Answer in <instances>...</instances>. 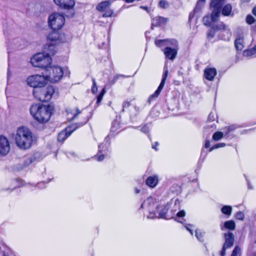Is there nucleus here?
Here are the masks:
<instances>
[{
	"mask_svg": "<svg viewBox=\"0 0 256 256\" xmlns=\"http://www.w3.org/2000/svg\"><path fill=\"white\" fill-rule=\"evenodd\" d=\"M53 107L50 105L34 104L30 108V114L40 123L48 122L52 116Z\"/></svg>",
	"mask_w": 256,
	"mask_h": 256,
	"instance_id": "nucleus-1",
	"label": "nucleus"
},
{
	"mask_svg": "<svg viewBox=\"0 0 256 256\" xmlns=\"http://www.w3.org/2000/svg\"><path fill=\"white\" fill-rule=\"evenodd\" d=\"M16 143L22 149L29 148L33 141L32 133L26 127L19 128L15 136Z\"/></svg>",
	"mask_w": 256,
	"mask_h": 256,
	"instance_id": "nucleus-2",
	"label": "nucleus"
},
{
	"mask_svg": "<svg viewBox=\"0 0 256 256\" xmlns=\"http://www.w3.org/2000/svg\"><path fill=\"white\" fill-rule=\"evenodd\" d=\"M158 204L155 198L152 197H148L142 204L139 210H144V214L148 212L146 218L148 219H154L157 217L156 210Z\"/></svg>",
	"mask_w": 256,
	"mask_h": 256,
	"instance_id": "nucleus-3",
	"label": "nucleus"
},
{
	"mask_svg": "<svg viewBox=\"0 0 256 256\" xmlns=\"http://www.w3.org/2000/svg\"><path fill=\"white\" fill-rule=\"evenodd\" d=\"M54 92V88L52 86L40 87L34 89L33 94L38 100L44 102L49 100Z\"/></svg>",
	"mask_w": 256,
	"mask_h": 256,
	"instance_id": "nucleus-4",
	"label": "nucleus"
},
{
	"mask_svg": "<svg viewBox=\"0 0 256 256\" xmlns=\"http://www.w3.org/2000/svg\"><path fill=\"white\" fill-rule=\"evenodd\" d=\"M30 62L34 66L46 70L50 67L48 66L51 64L52 60L51 57L45 55L44 53H38L31 58Z\"/></svg>",
	"mask_w": 256,
	"mask_h": 256,
	"instance_id": "nucleus-5",
	"label": "nucleus"
},
{
	"mask_svg": "<svg viewBox=\"0 0 256 256\" xmlns=\"http://www.w3.org/2000/svg\"><path fill=\"white\" fill-rule=\"evenodd\" d=\"M44 73L46 80L52 83L58 82L64 74L62 68L58 66H50L48 68L44 70Z\"/></svg>",
	"mask_w": 256,
	"mask_h": 256,
	"instance_id": "nucleus-6",
	"label": "nucleus"
},
{
	"mask_svg": "<svg viewBox=\"0 0 256 256\" xmlns=\"http://www.w3.org/2000/svg\"><path fill=\"white\" fill-rule=\"evenodd\" d=\"M64 17L63 15L58 13H54L48 17V25L52 30L60 29L64 26Z\"/></svg>",
	"mask_w": 256,
	"mask_h": 256,
	"instance_id": "nucleus-7",
	"label": "nucleus"
},
{
	"mask_svg": "<svg viewBox=\"0 0 256 256\" xmlns=\"http://www.w3.org/2000/svg\"><path fill=\"white\" fill-rule=\"evenodd\" d=\"M88 121V118H86L83 122L72 124L70 126L66 128L64 130L60 132L58 136V140L59 142H63L72 133L78 128L84 125Z\"/></svg>",
	"mask_w": 256,
	"mask_h": 256,
	"instance_id": "nucleus-8",
	"label": "nucleus"
},
{
	"mask_svg": "<svg viewBox=\"0 0 256 256\" xmlns=\"http://www.w3.org/2000/svg\"><path fill=\"white\" fill-rule=\"evenodd\" d=\"M169 42L170 46H166L162 51L166 58L174 60L177 55L178 43L174 39H171Z\"/></svg>",
	"mask_w": 256,
	"mask_h": 256,
	"instance_id": "nucleus-9",
	"label": "nucleus"
},
{
	"mask_svg": "<svg viewBox=\"0 0 256 256\" xmlns=\"http://www.w3.org/2000/svg\"><path fill=\"white\" fill-rule=\"evenodd\" d=\"M44 74V73H43ZM46 78L44 74L30 76L27 80L28 84L34 89L43 87L46 85Z\"/></svg>",
	"mask_w": 256,
	"mask_h": 256,
	"instance_id": "nucleus-10",
	"label": "nucleus"
},
{
	"mask_svg": "<svg viewBox=\"0 0 256 256\" xmlns=\"http://www.w3.org/2000/svg\"><path fill=\"white\" fill-rule=\"evenodd\" d=\"M218 34V38L224 40H229L230 37V30H226V26L222 22H220L212 26Z\"/></svg>",
	"mask_w": 256,
	"mask_h": 256,
	"instance_id": "nucleus-11",
	"label": "nucleus"
},
{
	"mask_svg": "<svg viewBox=\"0 0 256 256\" xmlns=\"http://www.w3.org/2000/svg\"><path fill=\"white\" fill-rule=\"evenodd\" d=\"M224 242L222 248L220 252V256H225L226 250L232 248L234 244V236L232 232H228L224 234Z\"/></svg>",
	"mask_w": 256,
	"mask_h": 256,
	"instance_id": "nucleus-12",
	"label": "nucleus"
},
{
	"mask_svg": "<svg viewBox=\"0 0 256 256\" xmlns=\"http://www.w3.org/2000/svg\"><path fill=\"white\" fill-rule=\"evenodd\" d=\"M170 208H171L170 210V213L172 216V218H174V216H176V220H178L180 222H182L177 218H183L186 215L185 211L184 210H182L178 211L180 210V201L178 199L174 200V204H172V202H170Z\"/></svg>",
	"mask_w": 256,
	"mask_h": 256,
	"instance_id": "nucleus-13",
	"label": "nucleus"
},
{
	"mask_svg": "<svg viewBox=\"0 0 256 256\" xmlns=\"http://www.w3.org/2000/svg\"><path fill=\"white\" fill-rule=\"evenodd\" d=\"M170 208L169 203H168L165 206L158 205L156 212L158 218H162L166 220H169L172 218V216L170 214V211L168 210Z\"/></svg>",
	"mask_w": 256,
	"mask_h": 256,
	"instance_id": "nucleus-14",
	"label": "nucleus"
},
{
	"mask_svg": "<svg viewBox=\"0 0 256 256\" xmlns=\"http://www.w3.org/2000/svg\"><path fill=\"white\" fill-rule=\"evenodd\" d=\"M168 70L166 68H164V73L162 74V81H161L158 87V88L157 90L155 91V92L153 94H151L148 98V102L150 103L152 101L155 100L158 96L162 90L164 88L166 79L168 77Z\"/></svg>",
	"mask_w": 256,
	"mask_h": 256,
	"instance_id": "nucleus-15",
	"label": "nucleus"
},
{
	"mask_svg": "<svg viewBox=\"0 0 256 256\" xmlns=\"http://www.w3.org/2000/svg\"><path fill=\"white\" fill-rule=\"evenodd\" d=\"M10 150L8 140L4 136H0V156H6Z\"/></svg>",
	"mask_w": 256,
	"mask_h": 256,
	"instance_id": "nucleus-16",
	"label": "nucleus"
},
{
	"mask_svg": "<svg viewBox=\"0 0 256 256\" xmlns=\"http://www.w3.org/2000/svg\"><path fill=\"white\" fill-rule=\"evenodd\" d=\"M54 2L57 6L65 10H70L75 5L74 0H54Z\"/></svg>",
	"mask_w": 256,
	"mask_h": 256,
	"instance_id": "nucleus-17",
	"label": "nucleus"
},
{
	"mask_svg": "<svg viewBox=\"0 0 256 256\" xmlns=\"http://www.w3.org/2000/svg\"><path fill=\"white\" fill-rule=\"evenodd\" d=\"M55 44H56L54 43L46 44L44 46L43 53L50 57L51 56L54 55L56 52Z\"/></svg>",
	"mask_w": 256,
	"mask_h": 256,
	"instance_id": "nucleus-18",
	"label": "nucleus"
},
{
	"mask_svg": "<svg viewBox=\"0 0 256 256\" xmlns=\"http://www.w3.org/2000/svg\"><path fill=\"white\" fill-rule=\"evenodd\" d=\"M60 36L61 34L56 30H53L52 32L48 34L47 38L48 41L52 43L56 44L58 40L63 42Z\"/></svg>",
	"mask_w": 256,
	"mask_h": 256,
	"instance_id": "nucleus-19",
	"label": "nucleus"
},
{
	"mask_svg": "<svg viewBox=\"0 0 256 256\" xmlns=\"http://www.w3.org/2000/svg\"><path fill=\"white\" fill-rule=\"evenodd\" d=\"M110 145V138L108 136H106L105 138L104 142L102 144H100L98 146V153H104V154H107Z\"/></svg>",
	"mask_w": 256,
	"mask_h": 256,
	"instance_id": "nucleus-20",
	"label": "nucleus"
},
{
	"mask_svg": "<svg viewBox=\"0 0 256 256\" xmlns=\"http://www.w3.org/2000/svg\"><path fill=\"white\" fill-rule=\"evenodd\" d=\"M216 70L214 68H207L204 70V76L206 79L212 81L216 74Z\"/></svg>",
	"mask_w": 256,
	"mask_h": 256,
	"instance_id": "nucleus-21",
	"label": "nucleus"
},
{
	"mask_svg": "<svg viewBox=\"0 0 256 256\" xmlns=\"http://www.w3.org/2000/svg\"><path fill=\"white\" fill-rule=\"evenodd\" d=\"M220 230H224L225 229L230 230H234L236 228V224L232 220H229L225 222L223 224H220Z\"/></svg>",
	"mask_w": 256,
	"mask_h": 256,
	"instance_id": "nucleus-22",
	"label": "nucleus"
},
{
	"mask_svg": "<svg viewBox=\"0 0 256 256\" xmlns=\"http://www.w3.org/2000/svg\"><path fill=\"white\" fill-rule=\"evenodd\" d=\"M166 21L167 19L164 18L161 16L156 17L152 20V26H160L162 24H164Z\"/></svg>",
	"mask_w": 256,
	"mask_h": 256,
	"instance_id": "nucleus-23",
	"label": "nucleus"
},
{
	"mask_svg": "<svg viewBox=\"0 0 256 256\" xmlns=\"http://www.w3.org/2000/svg\"><path fill=\"white\" fill-rule=\"evenodd\" d=\"M113 0H106L102 1L100 2L96 6V9L99 12H103L105 9L110 6Z\"/></svg>",
	"mask_w": 256,
	"mask_h": 256,
	"instance_id": "nucleus-24",
	"label": "nucleus"
},
{
	"mask_svg": "<svg viewBox=\"0 0 256 256\" xmlns=\"http://www.w3.org/2000/svg\"><path fill=\"white\" fill-rule=\"evenodd\" d=\"M147 186L150 188H154L158 182V177L156 176H152L148 177L146 181Z\"/></svg>",
	"mask_w": 256,
	"mask_h": 256,
	"instance_id": "nucleus-25",
	"label": "nucleus"
},
{
	"mask_svg": "<svg viewBox=\"0 0 256 256\" xmlns=\"http://www.w3.org/2000/svg\"><path fill=\"white\" fill-rule=\"evenodd\" d=\"M30 158V162L32 164L40 162L42 158V154L40 152H34L32 154L28 156Z\"/></svg>",
	"mask_w": 256,
	"mask_h": 256,
	"instance_id": "nucleus-26",
	"label": "nucleus"
},
{
	"mask_svg": "<svg viewBox=\"0 0 256 256\" xmlns=\"http://www.w3.org/2000/svg\"><path fill=\"white\" fill-rule=\"evenodd\" d=\"M225 0H212L210 6L213 8L222 10V7L224 4Z\"/></svg>",
	"mask_w": 256,
	"mask_h": 256,
	"instance_id": "nucleus-27",
	"label": "nucleus"
},
{
	"mask_svg": "<svg viewBox=\"0 0 256 256\" xmlns=\"http://www.w3.org/2000/svg\"><path fill=\"white\" fill-rule=\"evenodd\" d=\"M232 207L230 206H224L221 208V212L224 214L227 218H228L232 214Z\"/></svg>",
	"mask_w": 256,
	"mask_h": 256,
	"instance_id": "nucleus-28",
	"label": "nucleus"
},
{
	"mask_svg": "<svg viewBox=\"0 0 256 256\" xmlns=\"http://www.w3.org/2000/svg\"><path fill=\"white\" fill-rule=\"evenodd\" d=\"M234 46L236 50L241 51L244 48V40L242 38H236L234 41Z\"/></svg>",
	"mask_w": 256,
	"mask_h": 256,
	"instance_id": "nucleus-29",
	"label": "nucleus"
},
{
	"mask_svg": "<svg viewBox=\"0 0 256 256\" xmlns=\"http://www.w3.org/2000/svg\"><path fill=\"white\" fill-rule=\"evenodd\" d=\"M0 250L2 253L3 256H14L12 250L6 246H3L0 248Z\"/></svg>",
	"mask_w": 256,
	"mask_h": 256,
	"instance_id": "nucleus-30",
	"label": "nucleus"
},
{
	"mask_svg": "<svg viewBox=\"0 0 256 256\" xmlns=\"http://www.w3.org/2000/svg\"><path fill=\"white\" fill-rule=\"evenodd\" d=\"M170 40H155V44L156 46L158 47H161L162 46H170Z\"/></svg>",
	"mask_w": 256,
	"mask_h": 256,
	"instance_id": "nucleus-31",
	"label": "nucleus"
},
{
	"mask_svg": "<svg viewBox=\"0 0 256 256\" xmlns=\"http://www.w3.org/2000/svg\"><path fill=\"white\" fill-rule=\"evenodd\" d=\"M220 9L213 8L211 14L212 20V22H216L217 20L220 16Z\"/></svg>",
	"mask_w": 256,
	"mask_h": 256,
	"instance_id": "nucleus-32",
	"label": "nucleus"
},
{
	"mask_svg": "<svg viewBox=\"0 0 256 256\" xmlns=\"http://www.w3.org/2000/svg\"><path fill=\"white\" fill-rule=\"evenodd\" d=\"M232 6L230 4L226 5L222 10V14L226 16H229L232 12Z\"/></svg>",
	"mask_w": 256,
	"mask_h": 256,
	"instance_id": "nucleus-33",
	"label": "nucleus"
},
{
	"mask_svg": "<svg viewBox=\"0 0 256 256\" xmlns=\"http://www.w3.org/2000/svg\"><path fill=\"white\" fill-rule=\"evenodd\" d=\"M204 234L200 230L198 229L195 231V236L198 240L200 242H203L204 241Z\"/></svg>",
	"mask_w": 256,
	"mask_h": 256,
	"instance_id": "nucleus-34",
	"label": "nucleus"
},
{
	"mask_svg": "<svg viewBox=\"0 0 256 256\" xmlns=\"http://www.w3.org/2000/svg\"><path fill=\"white\" fill-rule=\"evenodd\" d=\"M143 108H144V106H142V105H136L134 107V112H131L130 116H136L139 113V112L142 111V110L143 109Z\"/></svg>",
	"mask_w": 256,
	"mask_h": 256,
	"instance_id": "nucleus-35",
	"label": "nucleus"
},
{
	"mask_svg": "<svg viewBox=\"0 0 256 256\" xmlns=\"http://www.w3.org/2000/svg\"><path fill=\"white\" fill-rule=\"evenodd\" d=\"M81 112L80 110L78 108H76L75 110H70V112H68V115L72 114V120L76 118V116Z\"/></svg>",
	"mask_w": 256,
	"mask_h": 256,
	"instance_id": "nucleus-36",
	"label": "nucleus"
},
{
	"mask_svg": "<svg viewBox=\"0 0 256 256\" xmlns=\"http://www.w3.org/2000/svg\"><path fill=\"white\" fill-rule=\"evenodd\" d=\"M236 127L234 126H230L227 127H226L224 128V136H227L230 133L233 132Z\"/></svg>",
	"mask_w": 256,
	"mask_h": 256,
	"instance_id": "nucleus-37",
	"label": "nucleus"
},
{
	"mask_svg": "<svg viewBox=\"0 0 256 256\" xmlns=\"http://www.w3.org/2000/svg\"><path fill=\"white\" fill-rule=\"evenodd\" d=\"M224 134L223 132H214L212 135V139L215 141H218L220 140L223 136Z\"/></svg>",
	"mask_w": 256,
	"mask_h": 256,
	"instance_id": "nucleus-38",
	"label": "nucleus"
},
{
	"mask_svg": "<svg viewBox=\"0 0 256 256\" xmlns=\"http://www.w3.org/2000/svg\"><path fill=\"white\" fill-rule=\"evenodd\" d=\"M255 54H256V45L253 48L244 52V54L246 56H251Z\"/></svg>",
	"mask_w": 256,
	"mask_h": 256,
	"instance_id": "nucleus-39",
	"label": "nucleus"
},
{
	"mask_svg": "<svg viewBox=\"0 0 256 256\" xmlns=\"http://www.w3.org/2000/svg\"><path fill=\"white\" fill-rule=\"evenodd\" d=\"M241 250L238 246H236L233 250L230 256H240Z\"/></svg>",
	"mask_w": 256,
	"mask_h": 256,
	"instance_id": "nucleus-40",
	"label": "nucleus"
},
{
	"mask_svg": "<svg viewBox=\"0 0 256 256\" xmlns=\"http://www.w3.org/2000/svg\"><path fill=\"white\" fill-rule=\"evenodd\" d=\"M150 128V124H146L142 126L140 131L146 134H148Z\"/></svg>",
	"mask_w": 256,
	"mask_h": 256,
	"instance_id": "nucleus-41",
	"label": "nucleus"
},
{
	"mask_svg": "<svg viewBox=\"0 0 256 256\" xmlns=\"http://www.w3.org/2000/svg\"><path fill=\"white\" fill-rule=\"evenodd\" d=\"M226 144L223 143V142L216 144H214V146H212L210 148V149L208 150L210 152H211L214 149H216V148H220L224 147L226 146Z\"/></svg>",
	"mask_w": 256,
	"mask_h": 256,
	"instance_id": "nucleus-42",
	"label": "nucleus"
},
{
	"mask_svg": "<svg viewBox=\"0 0 256 256\" xmlns=\"http://www.w3.org/2000/svg\"><path fill=\"white\" fill-rule=\"evenodd\" d=\"M216 32L214 28L213 27L211 28L210 30L207 33V36L208 38H212L214 37L216 34Z\"/></svg>",
	"mask_w": 256,
	"mask_h": 256,
	"instance_id": "nucleus-43",
	"label": "nucleus"
},
{
	"mask_svg": "<svg viewBox=\"0 0 256 256\" xmlns=\"http://www.w3.org/2000/svg\"><path fill=\"white\" fill-rule=\"evenodd\" d=\"M114 12L112 10L108 8L104 10V14H102V17H110L112 16Z\"/></svg>",
	"mask_w": 256,
	"mask_h": 256,
	"instance_id": "nucleus-44",
	"label": "nucleus"
},
{
	"mask_svg": "<svg viewBox=\"0 0 256 256\" xmlns=\"http://www.w3.org/2000/svg\"><path fill=\"white\" fill-rule=\"evenodd\" d=\"M126 76L123 74H116V75L112 80L110 81L111 84H114L120 78H126Z\"/></svg>",
	"mask_w": 256,
	"mask_h": 256,
	"instance_id": "nucleus-45",
	"label": "nucleus"
},
{
	"mask_svg": "<svg viewBox=\"0 0 256 256\" xmlns=\"http://www.w3.org/2000/svg\"><path fill=\"white\" fill-rule=\"evenodd\" d=\"M212 22V20L211 16L210 17L208 16H205L203 18L204 24L206 26H209L210 24Z\"/></svg>",
	"mask_w": 256,
	"mask_h": 256,
	"instance_id": "nucleus-46",
	"label": "nucleus"
},
{
	"mask_svg": "<svg viewBox=\"0 0 256 256\" xmlns=\"http://www.w3.org/2000/svg\"><path fill=\"white\" fill-rule=\"evenodd\" d=\"M106 156H107V154H104V153L98 152L97 156H96L95 157L98 161L102 162L104 160Z\"/></svg>",
	"mask_w": 256,
	"mask_h": 256,
	"instance_id": "nucleus-47",
	"label": "nucleus"
},
{
	"mask_svg": "<svg viewBox=\"0 0 256 256\" xmlns=\"http://www.w3.org/2000/svg\"><path fill=\"white\" fill-rule=\"evenodd\" d=\"M236 218L237 220H242L244 218V214L242 212L239 211L236 214Z\"/></svg>",
	"mask_w": 256,
	"mask_h": 256,
	"instance_id": "nucleus-48",
	"label": "nucleus"
},
{
	"mask_svg": "<svg viewBox=\"0 0 256 256\" xmlns=\"http://www.w3.org/2000/svg\"><path fill=\"white\" fill-rule=\"evenodd\" d=\"M105 92H106V91H105L104 89H103L102 90V91L100 92V93L97 96L96 102L97 104H98L100 102Z\"/></svg>",
	"mask_w": 256,
	"mask_h": 256,
	"instance_id": "nucleus-49",
	"label": "nucleus"
},
{
	"mask_svg": "<svg viewBox=\"0 0 256 256\" xmlns=\"http://www.w3.org/2000/svg\"><path fill=\"white\" fill-rule=\"evenodd\" d=\"M254 20H255L252 16H251L250 14L247 16L246 18V22L248 24H252L254 22Z\"/></svg>",
	"mask_w": 256,
	"mask_h": 256,
	"instance_id": "nucleus-50",
	"label": "nucleus"
},
{
	"mask_svg": "<svg viewBox=\"0 0 256 256\" xmlns=\"http://www.w3.org/2000/svg\"><path fill=\"white\" fill-rule=\"evenodd\" d=\"M159 6L160 8H166L168 6V3L164 0H161L159 2Z\"/></svg>",
	"mask_w": 256,
	"mask_h": 256,
	"instance_id": "nucleus-51",
	"label": "nucleus"
},
{
	"mask_svg": "<svg viewBox=\"0 0 256 256\" xmlns=\"http://www.w3.org/2000/svg\"><path fill=\"white\" fill-rule=\"evenodd\" d=\"M30 158L28 156H25L24 160V166L26 167L28 166L30 164H32V162H30Z\"/></svg>",
	"mask_w": 256,
	"mask_h": 256,
	"instance_id": "nucleus-52",
	"label": "nucleus"
},
{
	"mask_svg": "<svg viewBox=\"0 0 256 256\" xmlns=\"http://www.w3.org/2000/svg\"><path fill=\"white\" fill-rule=\"evenodd\" d=\"M98 88L96 85V82L94 78H92V92L93 93H95L97 92Z\"/></svg>",
	"mask_w": 256,
	"mask_h": 256,
	"instance_id": "nucleus-53",
	"label": "nucleus"
},
{
	"mask_svg": "<svg viewBox=\"0 0 256 256\" xmlns=\"http://www.w3.org/2000/svg\"><path fill=\"white\" fill-rule=\"evenodd\" d=\"M184 227L186 228V229L190 232L191 234H193V232L192 229V228L193 227L192 225L190 224H186V225H184Z\"/></svg>",
	"mask_w": 256,
	"mask_h": 256,
	"instance_id": "nucleus-54",
	"label": "nucleus"
},
{
	"mask_svg": "<svg viewBox=\"0 0 256 256\" xmlns=\"http://www.w3.org/2000/svg\"><path fill=\"white\" fill-rule=\"evenodd\" d=\"M198 10H197V8H195L193 12L190 13V14L189 15V18H188V21L190 22L192 20V18L194 17V14L196 13V12Z\"/></svg>",
	"mask_w": 256,
	"mask_h": 256,
	"instance_id": "nucleus-55",
	"label": "nucleus"
},
{
	"mask_svg": "<svg viewBox=\"0 0 256 256\" xmlns=\"http://www.w3.org/2000/svg\"><path fill=\"white\" fill-rule=\"evenodd\" d=\"M215 120V115L213 112H210L208 116V120L210 122H213Z\"/></svg>",
	"mask_w": 256,
	"mask_h": 256,
	"instance_id": "nucleus-56",
	"label": "nucleus"
},
{
	"mask_svg": "<svg viewBox=\"0 0 256 256\" xmlns=\"http://www.w3.org/2000/svg\"><path fill=\"white\" fill-rule=\"evenodd\" d=\"M46 183L44 182H38L36 186L39 188H42L46 187Z\"/></svg>",
	"mask_w": 256,
	"mask_h": 256,
	"instance_id": "nucleus-57",
	"label": "nucleus"
},
{
	"mask_svg": "<svg viewBox=\"0 0 256 256\" xmlns=\"http://www.w3.org/2000/svg\"><path fill=\"white\" fill-rule=\"evenodd\" d=\"M130 106V102H124L122 104V111L124 112V110L125 108H128Z\"/></svg>",
	"mask_w": 256,
	"mask_h": 256,
	"instance_id": "nucleus-58",
	"label": "nucleus"
},
{
	"mask_svg": "<svg viewBox=\"0 0 256 256\" xmlns=\"http://www.w3.org/2000/svg\"><path fill=\"white\" fill-rule=\"evenodd\" d=\"M66 156L68 157V158H70L71 156H76V154L74 152H66Z\"/></svg>",
	"mask_w": 256,
	"mask_h": 256,
	"instance_id": "nucleus-59",
	"label": "nucleus"
},
{
	"mask_svg": "<svg viewBox=\"0 0 256 256\" xmlns=\"http://www.w3.org/2000/svg\"><path fill=\"white\" fill-rule=\"evenodd\" d=\"M210 141L209 140H206L205 144H204V148H208L210 147Z\"/></svg>",
	"mask_w": 256,
	"mask_h": 256,
	"instance_id": "nucleus-60",
	"label": "nucleus"
},
{
	"mask_svg": "<svg viewBox=\"0 0 256 256\" xmlns=\"http://www.w3.org/2000/svg\"><path fill=\"white\" fill-rule=\"evenodd\" d=\"M173 187H174V188H176V192H177L178 190H180V186H179L178 184H174V185L172 186V188H171V191H172V192H174V190H172V189Z\"/></svg>",
	"mask_w": 256,
	"mask_h": 256,
	"instance_id": "nucleus-61",
	"label": "nucleus"
},
{
	"mask_svg": "<svg viewBox=\"0 0 256 256\" xmlns=\"http://www.w3.org/2000/svg\"><path fill=\"white\" fill-rule=\"evenodd\" d=\"M158 144H159L158 142H155L154 144H152V148L155 150H158V149L157 148L156 146H158Z\"/></svg>",
	"mask_w": 256,
	"mask_h": 256,
	"instance_id": "nucleus-62",
	"label": "nucleus"
},
{
	"mask_svg": "<svg viewBox=\"0 0 256 256\" xmlns=\"http://www.w3.org/2000/svg\"><path fill=\"white\" fill-rule=\"evenodd\" d=\"M248 188L250 189V190H252L253 189V188L252 186V184H250V182H249L248 181Z\"/></svg>",
	"mask_w": 256,
	"mask_h": 256,
	"instance_id": "nucleus-63",
	"label": "nucleus"
},
{
	"mask_svg": "<svg viewBox=\"0 0 256 256\" xmlns=\"http://www.w3.org/2000/svg\"><path fill=\"white\" fill-rule=\"evenodd\" d=\"M252 14L256 16V6H255L252 10Z\"/></svg>",
	"mask_w": 256,
	"mask_h": 256,
	"instance_id": "nucleus-64",
	"label": "nucleus"
}]
</instances>
